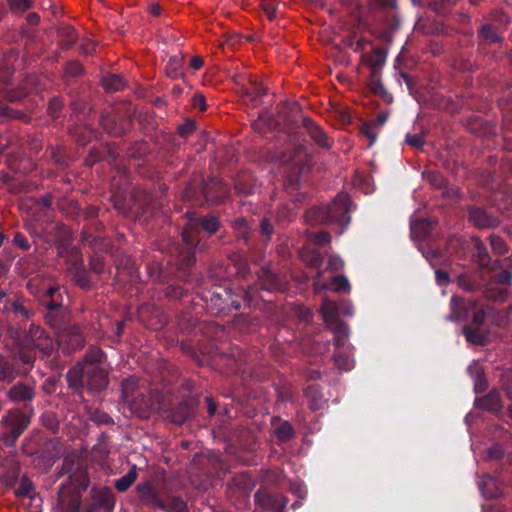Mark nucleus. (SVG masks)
<instances>
[{"mask_svg": "<svg viewBox=\"0 0 512 512\" xmlns=\"http://www.w3.org/2000/svg\"><path fill=\"white\" fill-rule=\"evenodd\" d=\"M480 37L487 42H496L499 40V36L496 31L489 25L483 26L480 30Z\"/></svg>", "mask_w": 512, "mask_h": 512, "instance_id": "nucleus-27", "label": "nucleus"}, {"mask_svg": "<svg viewBox=\"0 0 512 512\" xmlns=\"http://www.w3.org/2000/svg\"><path fill=\"white\" fill-rule=\"evenodd\" d=\"M136 385L137 379L133 377L122 381V394L126 400L133 394Z\"/></svg>", "mask_w": 512, "mask_h": 512, "instance_id": "nucleus-28", "label": "nucleus"}, {"mask_svg": "<svg viewBox=\"0 0 512 512\" xmlns=\"http://www.w3.org/2000/svg\"><path fill=\"white\" fill-rule=\"evenodd\" d=\"M4 296H5V293H4L2 290H0V300H1Z\"/></svg>", "mask_w": 512, "mask_h": 512, "instance_id": "nucleus-64", "label": "nucleus"}, {"mask_svg": "<svg viewBox=\"0 0 512 512\" xmlns=\"http://www.w3.org/2000/svg\"><path fill=\"white\" fill-rule=\"evenodd\" d=\"M306 127L311 138L321 147L328 148L331 146L332 140L327 134L311 120L306 121Z\"/></svg>", "mask_w": 512, "mask_h": 512, "instance_id": "nucleus-8", "label": "nucleus"}, {"mask_svg": "<svg viewBox=\"0 0 512 512\" xmlns=\"http://www.w3.org/2000/svg\"><path fill=\"white\" fill-rule=\"evenodd\" d=\"M165 71L168 77L178 78L181 74V61L177 57L170 58Z\"/></svg>", "mask_w": 512, "mask_h": 512, "instance_id": "nucleus-22", "label": "nucleus"}, {"mask_svg": "<svg viewBox=\"0 0 512 512\" xmlns=\"http://www.w3.org/2000/svg\"><path fill=\"white\" fill-rule=\"evenodd\" d=\"M193 107L198 108L200 111L206 110V101L204 96L195 95L192 99Z\"/></svg>", "mask_w": 512, "mask_h": 512, "instance_id": "nucleus-38", "label": "nucleus"}, {"mask_svg": "<svg viewBox=\"0 0 512 512\" xmlns=\"http://www.w3.org/2000/svg\"><path fill=\"white\" fill-rule=\"evenodd\" d=\"M74 30H70V41L73 42L75 40Z\"/></svg>", "mask_w": 512, "mask_h": 512, "instance_id": "nucleus-61", "label": "nucleus"}, {"mask_svg": "<svg viewBox=\"0 0 512 512\" xmlns=\"http://www.w3.org/2000/svg\"><path fill=\"white\" fill-rule=\"evenodd\" d=\"M93 497L101 504L110 507L113 503V493L110 488L102 487L101 489L92 490Z\"/></svg>", "mask_w": 512, "mask_h": 512, "instance_id": "nucleus-19", "label": "nucleus"}, {"mask_svg": "<svg viewBox=\"0 0 512 512\" xmlns=\"http://www.w3.org/2000/svg\"><path fill=\"white\" fill-rule=\"evenodd\" d=\"M327 220L347 225L350 222V199L346 193H339L327 208Z\"/></svg>", "mask_w": 512, "mask_h": 512, "instance_id": "nucleus-3", "label": "nucleus"}, {"mask_svg": "<svg viewBox=\"0 0 512 512\" xmlns=\"http://www.w3.org/2000/svg\"><path fill=\"white\" fill-rule=\"evenodd\" d=\"M498 279L499 283L503 285H508L512 281V274L510 272L503 271L502 273L499 274Z\"/></svg>", "mask_w": 512, "mask_h": 512, "instance_id": "nucleus-41", "label": "nucleus"}, {"mask_svg": "<svg viewBox=\"0 0 512 512\" xmlns=\"http://www.w3.org/2000/svg\"><path fill=\"white\" fill-rule=\"evenodd\" d=\"M82 49H83L84 53L89 54L94 50V44L91 42H88L87 44H83Z\"/></svg>", "mask_w": 512, "mask_h": 512, "instance_id": "nucleus-51", "label": "nucleus"}, {"mask_svg": "<svg viewBox=\"0 0 512 512\" xmlns=\"http://www.w3.org/2000/svg\"><path fill=\"white\" fill-rule=\"evenodd\" d=\"M45 334V331L39 326L31 325L24 339V348L33 349L35 347V343H37Z\"/></svg>", "mask_w": 512, "mask_h": 512, "instance_id": "nucleus-13", "label": "nucleus"}, {"mask_svg": "<svg viewBox=\"0 0 512 512\" xmlns=\"http://www.w3.org/2000/svg\"><path fill=\"white\" fill-rule=\"evenodd\" d=\"M203 59L199 56H194L192 59H191V63H190V66L194 69V70H199L200 68H202L203 66Z\"/></svg>", "mask_w": 512, "mask_h": 512, "instance_id": "nucleus-45", "label": "nucleus"}, {"mask_svg": "<svg viewBox=\"0 0 512 512\" xmlns=\"http://www.w3.org/2000/svg\"><path fill=\"white\" fill-rule=\"evenodd\" d=\"M2 422L11 428L13 436H20L29 425V417L18 410L10 411L2 418Z\"/></svg>", "mask_w": 512, "mask_h": 512, "instance_id": "nucleus-4", "label": "nucleus"}, {"mask_svg": "<svg viewBox=\"0 0 512 512\" xmlns=\"http://www.w3.org/2000/svg\"><path fill=\"white\" fill-rule=\"evenodd\" d=\"M490 244L498 254H504L507 251L505 242L499 236H490Z\"/></svg>", "mask_w": 512, "mask_h": 512, "instance_id": "nucleus-31", "label": "nucleus"}, {"mask_svg": "<svg viewBox=\"0 0 512 512\" xmlns=\"http://www.w3.org/2000/svg\"><path fill=\"white\" fill-rule=\"evenodd\" d=\"M311 243L319 246L328 244L331 241L330 234L326 231L311 232L308 234Z\"/></svg>", "mask_w": 512, "mask_h": 512, "instance_id": "nucleus-23", "label": "nucleus"}, {"mask_svg": "<svg viewBox=\"0 0 512 512\" xmlns=\"http://www.w3.org/2000/svg\"><path fill=\"white\" fill-rule=\"evenodd\" d=\"M57 292V288L55 287H49L47 290H46V294L50 297H53V295Z\"/></svg>", "mask_w": 512, "mask_h": 512, "instance_id": "nucleus-59", "label": "nucleus"}, {"mask_svg": "<svg viewBox=\"0 0 512 512\" xmlns=\"http://www.w3.org/2000/svg\"><path fill=\"white\" fill-rule=\"evenodd\" d=\"M33 349H37L43 354H50L53 350V342L51 338L45 334L37 343H35V347Z\"/></svg>", "mask_w": 512, "mask_h": 512, "instance_id": "nucleus-25", "label": "nucleus"}, {"mask_svg": "<svg viewBox=\"0 0 512 512\" xmlns=\"http://www.w3.org/2000/svg\"><path fill=\"white\" fill-rule=\"evenodd\" d=\"M314 290L315 291H321V290H327L329 289V286L326 283L315 281L314 282Z\"/></svg>", "mask_w": 512, "mask_h": 512, "instance_id": "nucleus-48", "label": "nucleus"}, {"mask_svg": "<svg viewBox=\"0 0 512 512\" xmlns=\"http://www.w3.org/2000/svg\"><path fill=\"white\" fill-rule=\"evenodd\" d=\"M10 8L15 12H24L31 6V0H9Z\"/></svg>", "mask_w": 512, "mask_h": 512, "instance_id": "nucleus-32", "label": "nucleus"}, {"mask_svg": "<svg viewBox=\"0 0 512 512\" xmlns=\"http://www.w3.org/2000/svg\"><path fill=\"white\" fill-rule=\"evenodd\" d=\"M505 378L506 380H512V371L511 372H508L505 374ZM506 386V390L509 392V393H512V386L508 385V384H505Z\"/></svg>", "mask_w": 512, "mask_h": 512, "instance_id": "nucleus-53", "label": "nucleus"}, {"mask_svg": "<svg viewBox=\"0 0 512 512\" xmlns=\"http://www.w3.org/2000/svg\"><path fill=\"white\" fill-rule=\"evenodd\" d=\"M220 191H221L222 193H226L227 189H226V187H224V186H222V185H221V187H220Z\"/></svg>", "mask_w": 512, "mask_h": 512, "instance_id": "nucleus-62", "label": "nucleus"}, {"mask_svg": "<svg viewBox=\"0 0 512 512\" xmlns=\"http://www.w3.org/2000/svg\"><path fill=\"white\" fill-rule=\"evenodd\" d=\"M13 312L17 316H21V317H24V318H29L30 315H31V312L27 308H25L21 303H14L13 304Z\"/></svg>", "mask_w": 512, "mask_h": 512, "instance_id": "nucleus-37", "label": "nucleus"}, {"mask_svg": "<svg viewBox=\"0 0 512 512\" xmlns=\"http://www.w3.org/2000/svg\"><path fill=\"white\" fill-rule=\"evenodd\" d=\"M488 398H489V400H491V402L493 404V408H497L498 406H500V398H499L498 394L490 393Z\"/></svg>", "mask_w": 512, "mask_h": 512, "instance_id": "nucleus-46", "label": "nucleus"}, {"mask_svg": "<svg viewBox=\"0 0 512 512\" xmlns=\"http://www.w3.org/2000/svg\"><path fill=\"white\" fill-rule=\"evenodd\" d=\"M341 312L345 315H352V313H353L352 305L350 303H345Z\"/></svg>", "mask_w": 512, "mask_h": 512, "instance_id": "nucleus-50", "label": "nucleus"}, {"mask_svg": "<svg viewBox=\"0 0 512 512\" xmlns=\"http://www.w3.org/2000/svg\"><path fill=\"white\" fill-rule=\"evenodd\" d=\"M466 339L474 344H483L485 340L484 332L480 327L466 326L463 329Z\"/></svg>", "mask_w": 512, "mask_h": 512, "instance_id": "nucleus-18", "label": "nucleus"}, {"mask_svg": "<svg viewBox=\"0 0 512 512\" xmlns=\"http://www.w3.org/2000/svg\"><path fill=\"white\" fill-rule=\"evenodd\" d=\"M0 113L3 116H7V117H10V118H15V119L21 118V116H22V114L20 112L15 111L12 108L6 107V106L0 108Z\"/></svg>", "mask_w": 512, "mask_h": 512, "instance_id": "nucleus-40", "label": "nucleus"}, {"mask_svg": "<svg viewBox=\"0 0 512 512\" xmlns=\"http://www.w3.org/2000/svg\"><path fill=\"white\" fill-rule=\"evenodd\" d=\"M437 282L440 285L446 284L448 282V274L443 270H437L435 272Z\"/></svg>", "mask_w": 512, "mask_h": 512, "instance_id": "nucleus-43", "label": "nucleus"}, {"mask_svg": "<svg viewBox=\"0 0 512 512\" xmlns=\"http://www.w3.org/2000/svg\"><path fill=\"white\" fill-rule=\"evenodd\" d=\"M102 85L106 91L116 92L124 89L126 83L121 76L112 74L103 78Z\"/></svg>", "mask_w": 512, "mask_h": 512, "instance_id": "nucleus-12", "label": "nucleus"}, {"mask_svg": "<svg viewBox=\"0 0 512 512\" xmlns=\"http://www.w3.org/2000/svg\"><path fill=\"white\" fill-rule=\"evenodd\" d=\"M8 395L13 401L30 400L34 396V390L29 385L19 383L9 390Z\"/></svg>", "mask_w": 512, "mask_h": 512, "instance_id": "nucleus-9", "label": "nucleus"}, {"mask_svg": "<svg viewBox=\"0 0 512 512\" xmlns=\"http://www.w3.org/2000/svg\"><path fill=\"white\" fill-rule=\"evenodd\" d=\"M59 306H60V304L58 302L54 301V300H51V301L47 302V307L49 309H56Z\"/></svg>", "mask_w": 512, "mask_h": 512, "instance_id": "nucleus-58", "label": "nucleus"}, {"mask_svg": "<svg viewBox=\"0 0 512 512\" xmlns=\"http://www.w3.org/2000/svg\"><path fill=\"white\" fill-rule=\"evenodd\" d=\"M82 71H83L82 65L77 61H73L66 65L65 75L71 76V77H76V76L80 75L82 73Z\"/></svg>", "mask_w": 512, "mask_h": 512, "instance_id": "nucleus-29", "label": "nucleus"}, {"mask_svg": "<svg viewBox=\"0 0 512 512\" xmlns=\"http://www.w3.org/2000/svg\"><path fill=\"white\" fill-rule=\"evenodd\" d=\"M160 509L165 512H188L186 503L179 497L168 498Z\"/></svg>", "mask_w": 512, "mask_h": 512, "instance_id": "nucleus-15", "label": "nucleus"}, {"mask_svg": "<svg viewBox=\"0 0 512 512\" xmlns=\"http://www.w3.org/2000/svg\"><path fill=\"white\" fill-rule=\"evenodd\" d=\"M333 284L335 285L334 291L335 292H350V284L348 279L345 276H335L332 279Z\"/></svg>", "mask_w": 512, "mask_h": 512, "instance_id": "nucleus-26", "label": "nucleus"}, {"mask_svg": "<svg viewBox=\"0 0 512 512\" xmlns=\"http://www.w3.org/2000/svg\"><path fill=\"white\" fill-rule=\"evenodd\" d=\"M183 239L189 245H191L193 243L192 235H191V232L189 229H185L183 231Z\"/></svg>", "mask_w": 512, "mask_h": 512, "instance_id": "nucleus-49", "label": "nucleus"}, {"mask_svg": "<svg viewBox=\"0 0 512 512\" xmlns=\"http://www.w3.org/2000/svg\"><path fill=\"white\" fill-rule=\"evenodd\" d=\"M243 92L252 102H256L260 96L266 93V89L255 80L249 79V86H245Z\"/></svg>", "mask_w": 512, "mask_h": 512, "instance_id": "nucleus-17", "label": "nucleus"}, {"mask_svg": "<svg viewBox=\"0 0 512 512\" xmlns=\"http://www.w3.org/2000/svg\"><path fill=\"white\" fill-rule=\"evenodd\" d=\"M386 120H387V115L386 114H380L377 117V121H378L380 126H382L386 122Z\"/></svg>", "mask_w": 512, "mask_h": 512, "instance_id": "nucleus-57", "label": "nucleus"}, {"mask_svg": "<svg viewBox=\"0 0 512 512\" xmlns=\"http://www.w3.org/2000/svg\"><path fill=\"white\" fill-rule=\"evenodd\" d=\"M34 488L30 481L23 479L17 489V495L32 497Z\"/></svg>", "mask_w": 512, "mask_h": 512, "instance_id": "nucleus-30", "label": "nucleus"}, {"mask_svg": "<svg viewBox=\"0 0 512 512\" xmlns=\"http://www.w3.org/2000/svg\"><path fill=\"white\" fill-rule=\"evenodd\" d=\"M508 412H509L510 417L512 418V405L508 408Z\"/></svg>", "mask_w": 512, "mask_h": 512, "instance_id": "nucleus-63", "label": "nucleus"}, {"mask_svg": "<svg viewBox=\"0 0 512 512\" xmlns=\"http://www.w3.org/2000/svg\"><path fill=\"white\" fill-rule=\"evenodd\" d=\"M101 352H96L93 356L88 359L89 364H86L82 371L81 383L87 385L92 390H101L108 385L107 372L100 366L96 365V362L101 360Z\"/></svg>", "mask_w": 512, "mask_h": 512, "instance_id": "nucleus-1", "label": "nucleus"}, {"mask_svg": "<svg viewBox=\"0 0 512 512\" xmlns=\"http://www.w3.org/2000/svg\"><path fill=\"white\" fill-rule=\"evenodd\" d=\"M60 106H61V105H60V102H59V101H57V100H54V101H52V102L50 103V105H49V109H51V110H55V111H56V110H58V109L60 108Z\"/></svg>", "mask_w": 512, "mask_h": 512, "instance_id": "nucleus-56", "label": "nucleus"}, {"mask_svg": "<svg viewBox=\"0 0 512 512\" xmlns=\"http://www.w3.org/2000/svg\"><path fill=\"white\" fill-rule=\"evenodd\" d=\"M370 88L371 90L378 95H384L386 94V90L381 83V81L377 78V74H372L371 80H370Z\"/></svg>", "mask_w": 512, "mask_h": 512, "instance_id": "nucleus-33", "label": "nucleus"}, {"mask_svg": "<svg viewBox=\"0 0 512 512\" xmlns=\"http://www.w3.org/2000/svg\"><path fill=\"white\" fill-rule=\"evenodd\" d=\"M362 131L370 138V144H373L376 139V135L371 132V128L369 126H365Z\"/></svg>", "mask_w": 512, "mask_h": 512, "instance_id": "nucleus-47", "label": "nucleus"}, {"mask_svg": "<svg viewBox=\"0 0 512 512\" xmlns=\"http://www.w3.org/2000/svg\"><path fill=\"white\" fill-rule=\"evenodd\" d=\"M28 19H29V21H30L32 24H36V23H38V22H39V16H38L37 14H34V13L29 14Z\"/></svg>", "mask_w": 512, "mask_h": 512, "instance_id": "nucleus-54", "label": "nucleus"}, {"mask_svg": "<svg viewBox=\"0 0 512 512\" xmlns=\"http://www.w3.org/2000/svg\"><path fill=\"white\" fill-rule=\"evenodd\" d=\"M261 230L266 235H270L273 232V227L267 219L261 221Z\"/></svg>", "mask_w": 512, "mask_h": 512, "instance_id": "nucleus-44", "label": "nucleus"}, {"mask_svg": "<svg viewBox=\"0 0 512 512\" xmlns=\"http://www.w3.org/2000/svg\"><path fill=\"white\" fill-rule=\"evenodd\" d=\"M406 142L411 145L412 147L419 148L423 144V138L419 134L410 135L408 134L406 136Z\"/></svg>", "mask_w": 512, "mask_h": 512, "instance_id": "nucleus-35", "label": "nucleus"}, {"mask_svg": "<svg viewBox=\"0 0 512 512\" xmlns=\"http://www.w3.org/2000/svg\"><path fill=\"white\" fill-rule=\"evenodd\" d=\"M81 496L79 491H70L67 487H62L59 491L58 504L61 512H78L80 508Z\"/></svg>", "mask_w": 512, "mask_h": 512, "instance_id": "nucleus-5", "label": "nucleus"}, {"mask_svg": "<svg viewBox=\"0 0 512 512\" xmlns=\"http://www.w3.org/2000/svg\"><path fill=\"white\" fill-rule=\"evenodd\" d=\"M136 490L139 498L145 505L159 509L164 507V501L159 498L157 492L151 486V484L140 483L138 484Z\"/></svg>", "mask_w": 512, "mask_h": 512, "instance_id": "nucleus-6", "label": "nucleus"}, {"mask_svg": "<svg viewBox=\"0 0 512 512\" xmlns=\"http://www.w3.org/2000/svg\"><path fill=\"white\" fill-rule=\"evenodd\" d=\"M471 221L479 228H487L494 225L495 220L482 209H473L469 213Z\"/></svg>", "mask_w": 512, "mask_h": 512, "instance_id": "nucleus-11", "label": "nucleus"}, {"mask_svg": "<svg viewBox=\"0 0 512 512\" xmlns=\"http://www.w3.org/2000/svg\"><path fill=\"white\" fill-rule=\"evenodd\" d=\"M263 9H264L265 15L267 16V18L269 20H273L275 18L276 8L273 5L267 4L263 7Z\"/></svg>", "mask_w": 512, "mask_h": 512, "instance_id": "nucleus-42", "label": "nucleus"}, {"mask_svg": "<svg viewBox=\"0 0 512 512\" xmlns=\"http://www.w3.org/2000/svg\"><path fill=\"white\" fill-rule=\"evenodd\" d=\"M91 267L97 273H100L102 271V269H103V265H102L101 262L92 263Z\"/></svg>", "mask_w": 512, "mask_h": 512, "instance_id": "nucleus-52", "label": "nucleus"}, {"mask_svg": "<svg viewBox=\"0 0 512 512\" xmlns=\"http://www.w3.org/2000/svg\"><path fill=\"white\" fill-rule=\"evenodd\" d=\"M151 14L158 16L160 14V7L158 5H152L150 7Z\"/></svg>", "mask_w": 512, "mask_h": 512, "instance_id": "nucleus-55", "label": "nucleus"}, {"mask_svg": "<svg viewBox=\"0 0 512 512\" xmlns=\"http://www.w3.org/2000/svg\"><path fill=\"white\" fill-rule=\"evenodd\" d=\"M275 434L281 441H287L294 437V430L292 426L285 422L276 428Z\"/></svg>", "mask_w": 512, "mask_h": 512, "instance_id": "nucleus-24", "label": "nucleus"}, {"mask_svg": "<svg viewBox=\"0 0 512 512\" xmlns=\"http://www.w3.org/2000/svg\"><path fill=\"white\" fill-rule=\"evenodd\" d=\"M343 336L335 337L336 353L334 355V361L337 367L343 371H349L354 367V361L345 350H343L341 338Z\"/></svg>", "mask_w": 512, "mask_h": 512, "instance_id": "nucleus-7", "label": "nucleus"}, {"mask_svg": "<svg viewBox=\"0 0 512 512\" xmlns=\"http://www.w3.org/2000/svg\"><path fill=\"white\" fill-rule=\"evenodd\" d=\"M70 480L75 489L86 490L89 485V478L85 469L80 468L70 476Z\"/></svg>", "mask_w": 512, "mask_h": 512, "instance_id": "nucleus-16", "label": "nucleus"}, {"mask_svg": "<svg viewBox=\"0 0 512 512\" xmlns=\"http://www.w3.org/2000/svg\"><path fill=\"white\" fill-rule=\"evenodd\" d=\"M13 242L16 246H18L19 248H21L23 250L29 249V243H28L27 239L20 233H16L14 235Z\"/></svg>", "mask_w": 512, "mask_h": 512, "instance_id": "nucleus-36", "label": "nucleus"}, {"mask_svg": "<svg viewBox=\"0 0 512 512\" xmlns=\"http://www.w3.org/2000/svg\"><path fill=\"white\" fill-rule=\"evenodd\" d=\"M339 311L340 308L335 302L328 298L323 299L320 312L324 322L336 336L346 338L348 336V327L339 319Z\"/></svg>", "mask_w": 512, "mask_h": 512, "instance_id": "nucleus-2", "label": "nucleus"}, {"mask_svg": "<svg viewBox=\"0 0 512 512\" xmlns=\"http://www.w3.org/2000/svg\"><path fill=\"white\" fill-rule=\"evenodd\" d=\"M367 60L369 62V65L371 66L372 74H377V72L385 64V57L378 50L374 51L371 55H369L367 57Z\"/></svg>", "mask_w": 512, "mask_h": 512, "instance_id": "nucleus-21", "label": "nucleus"}, {"mask_svg": "<svg viewBox=\"0 0 512 512\" xmlns=\"http://www.w3.org/2000/svg\"><path fill=\"white\" fill-rule=\"evenodd\" d=\"M215 411H216V407L212 403H210L209 404V413L211 415H213L215 413Z\"/></svg>", "mask_w": 512, "mask_h": 512, "instance_id": "nucleus-60", "label": "nucleus"}, {"mask_svg": "<svg viewBox=\"0 0 512 512\" xmlns=\"http://www.w3.org/2000/svg\"><path fill=\"white\" fill-rule=\"evenodd\" d=\"M31 349H25L24 347L19 352V359L24 364H31L34 361V357L30 354Z\"/></svg>", "mask_w": 512, "mask_h": 512, "instance_id": "nucleus-39", "label": "nucleus"}, {"mask_svg": "<svg viewBox=\"0 0 512 512\" xmlns=\"http://www.w3.org/2000/svg\"><path fill=\"white\" fill-rule=\"evenodd\" d=\"M196 225H200L209 233H215L219 228V222L214 216H206L195 220Z\"/></svg>", "mask_w": 512, "mask_h": 512, "instance_id": "nucleus-20", "label": "nucleus"}, {"mask_svg": "<svg viewBox=\"0 0 512 512\" xmlns=\"http://www.w3.org/2000/svg\"><path fill=\"white\" fill-rule=\"evenodd\" d=\"M495 311L492 307L487 306L480 309L473 315L472 324L470 326L481 327L486 323L487 320H491L492 323L498 324L497 320L494 319Z\"/></svg>", "mask_w": 512, "mask_h": 512, "instance_id": "nucleus-10", "label": "nucleus"}, {"mask_svg": "<svg viewBox=\"0 0 512 512\" xmlns=\"http://www.w3.org/2000/svg\"><path fill=\"white\" fill-rule=\"evenodd\" d=\"M344 266L343 260L338 256H331L328 260L327 268L331 271H338Z\"/></svg>", "mask_w": 512, "mask_h": 512, "instance_id": "nucleus-34", "label": "nucleus"}, {"mask_svg": "<svg viewBox=\"0 0 512 512\" xmlns=\"http://www.w3.org/2000/svg\"><path fill=\"white\" fill-rule=\"evenodd\" d=\"M136 479H137V470H136V466H133L128 471L127 474H125L124 476L120 477L119 479H117L115 481V488L120 492H124L128 488L131 487V485L136 481Z\"/></svg>", "mask_w": 512, "mask_h": 512, "instance_id": "nucleus-14", "label": "nucleus"}]
</instances>
